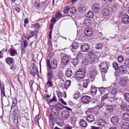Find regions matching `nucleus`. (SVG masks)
I'll return each instance as SVG.
<instances>
[{
    "label": "nucleus",
    "instance_id": "nucleus-43",
    "mask_svg": "<svg viewBox=\"0 0 129 129\" xmlns=\"http://www.w3.org/2000/svg\"><path fill=\"white\" fill-rule=\"evenodd\" d=\"M34 35V32L33 31H32L28 34L27 35L26 38L28 40H29L30 38L33 37Z\"/></svg>",
    "mask_w": 129,
    "mask_h": 129
},
{
    "label": "nucleus",
    "instance_id": "nucleus-29",
    "mask_svg": "<svg viewBox=\"0 0 129 129\" xmlns=\"http://www.w3.org/2000/svg\"><path fill=\"white\" fill-rule=\"evenodd\" d=\"M56 116H54L53 115L50 114L49 116V120L50 122H52V126L54 124L52 123L54 121L55 117Z\"/></svg>",
    "mask_w": 129,
    "mask_h": 129
},
{
    "label": "nucleus",
    "instance_id": "nucleus-31",
    "mask_svg": "<svg viewBox=\"0 0 129 129\" xmlns=\"http://www.w3.org/2000/svg\"><path fill=\"white\" fill-rule=\"evenodd\" d=\"M102 46L103 44L102 43L100 42L96 44L95 47L96 49L101 50L102 49Z\"/></svg>",
    "mask_w": 129,
    "mask_h": 129
},
{
    "label": "nucleus",
    "instance_id": "nucleus-38",
    "mask_svg": "<svg viewBox=\"0 0 129 129\" xmlns=\"http://www.w3.org/2000/svg\"><path fill=\"white\" fill-rule=\"evenodd\" d=\"M55 120L56 123L59 125H60L62 122V120L59 117H57L55 119Z\"/></svg>",
    "mask_w": 129,
    "mask_h": 129
},
{
    "label": "nucleus",
    "instance_id": "nucleus-18",
    "mask_svg": "<svg viewBox=\"0 0 129 129\" xmlns=\"http://www.w3.org/2000/svg\"><path fill=\"white\" fill-rule=\"evenodd\" d=\"M111 121L114 124H116L118 121V116H115L111 118Z\"/></svg>",
    "mask_w": 129,
    "mask_h": 129
},
{
    "label": "nucleus",
    "instance_id": "nucleus-41",
    "mask_svg": "<svg viewBox=\"0 0 129 129\" xmlns=\"http://www.w3.org/2000/svg\"><path fill=\"white\" fill-rule=\"evenodd\" d=\"M6 62L8 64H12L13 63V59L10 57L8 58L6 60Z\"/></svg>",
    "mask_w": 129,
    "mask_h": 129
},
{
    "label": "nucleus",
    "instance_id": "nucleus-35",
    "mask_svg": "<svg viewBox=\"0 0 129 129\" xmlns=\"http://www.w3.org/2000/svg\"><path fill=\"white\" fill-rule=\"evenodd\" d=\"M109 87H106V88L102 87H101L98 88L99 89V90L101 94L104 93L105 92L106 90H108Z\"/></svg>",
    "mask_w": 129,
    "mask_h": 129
},
{
    "label": "nucleus",
    "instance_id": "nucleus-47",
    "mask_svg": "<svg viewBox=\"0 0 129 129\" xmlns=\"http://www.w3.org/2000/svg\"><path fill=\"white\" fill-rule=\"evenodd\" d=\"M39 27V26L38 23L35 24H33L31 25V27H34L36 28V30H38V28Z\"/></svg>",
    "mask_w": 129,
    "mask_h": 129
},
{
    "label": "nucleus",
    "instance_id": "nucleus-53",
    "mask_svg": "<svg viewBox=\"0 0 129 129\" xmlns=\"http://www.w3.org/2000/svg\"><path fill=\"white\" fill-rule=\"evenodd\" d=\"M56 106L57 108H58L60 109H62L63 108V106L60 103H58L57 104Z\"/></svg>",
    "mask_w": 129,
    "mask_h": 129
},
{
    "label": "nucleus",
    "instance_id": "nucleus-2",
    "mask_svg": "<svg viewBox=\"0 0 129 129\" xmlns=\"http://www.w3.org/2000/svg\"><path fill=\"white\" fill-rule=\"evenodd\" d=\"M85 69H79L76 73L77 77L79 79L83 78L85 75Z\"/></svg>",
    "mask_w": 129,
    "mask_h": 129
},
{
    "label": "nucleus",
    "instance_id": "nucleus-54",
    "mask_svg": "<svg viewBox=\"0 0 129 129\" xmlns=\"http://www.w3.org/2000/svg\"><path fill=\"white\" fill-rule=\"evenodd\" d=\"M108 97V95L106 94L103 96L101 98V101L102 102L104 101L107 99Z\"/></svg>",
    "mask_w": 129,
    "mask_h": 129
},
{
    "label": "nucleus",
    "instance_id": "nucleus-27",
    "mask_svg": "<svg viewBox=\"0 0 129 129\" xmlns=\"http://www.w3.org/2000/svg\"><path fill=\"white\" fill-rule=\"evenodd\" d=\"M38 72L37 69H35L31 70L30 72V74L31 75L34 76L36 73Z\"/></svg>",
    "mask_w": 129,
    "mask_h": 129
},
{
    "label": "nucleus",
    "instance_id": "nucleus-49",
    "mask_svg": "<svg viewBox=\"0 0 129 129\" xmlns=\"http://www.w3.org/2000/svg\"><path fill=\"white\" fill-rule=\"evenodd\" d=\"M124 60V58L123 56L122 55H120L118 56L117 58V60L118 62H122Z\"/></svg>",
    "mask_w": 129,
    "mask_h": 129
},
{
    "label": "nucleus",
    "instance_id": "nucleus-63",
    "mask_svg": "<svg viewBox=\"0 0 129 129\" xmlns=\"http://www.w3.org/2000/svg\"><path fill=\"white\" fill-rule=\"evenodd\" d=\"M119 38V35L118 34H116L114 36L112 37V39H116V40H118L119 41V39H118Z\"/></svg>",
    "mask_w": 129,
    "mask_h": 129
},
{
    "label": "nucleus",
    "instance_id": "nucleus-28",
    "mask_svg": "<svg viewBox=\"0 0 129 129\" xmlns=\"http://www.w3.org/2000/svg\"><path fill=\"white\" fill-rule=\"evenodd\" d=\"M89 82V80L88 79H86L84 80L83 81L82 86L84 88H86L88 85V83Z\"/></svg>",
    "mask_w": 129,
    "mask_h": 129
},
{
    "label": "nucleus",
    "instance_id": "nucleus-45",
    "mask_svg": "<svg viewBox=\"0 0 129 129\" xmlns=\"http://www.w3.org/2000/svg\"><path fill=\"white\" fill-rule=\"evenodd\" d=\"M84 55V54H83L80 53H79L78 54L77 57L76 58H77L78 59H82Z\"/></svg>",
    "mask_w": 129,
    "mask_h": 129
},
{
    "label": "nucleus",
    "instance_id": "nucleus-3",
    "mask_svg": "<svg viewBox=\"0 0 129 129\" xmlns=\"http://www.w3.org/2000/svg\"><path fill=\"white\" fill-rule=\"evenodd\" d=\"M50 96L47 94H46L44 96V99L47 100V102L48 104L50 105V104L52 103L53 102H56L57 101V100L55 95H53L52 99L48 100L47 99L49 98Z\"/></svg>",
    "mask_w": 129,
    "mask_h": 129
},
{
    "label": "nucleus",
    "instance_id": "nucleus-24",
    "mask_svg": "<svg viewBox=\"0 0 129 129\" xmlns=\"http://www.w3.org/2000/svg\"><path fill=\"white\" fill-rule=\"evenodd\" d=\"M80 125L83 127H85L87 124L86 122L83 119H81L79 122Z\"/></svg>",
    "mask_w": 129,
    "mask_h": 129
},
{
    "label": "nucleus",
    "instance_id": "nucleus-7",
    "mask_svg": "<svg viewBox=\"0 0 129 129\" xmlns=\"http://www.w3.org/2000/svg\"><path fill=\"white\" fill-rule=\"evenodd\" d=\"M50 114L54 116H57L59 114V111L58 108L56 107H53L50 109Z\"/></svg>",
    "mask_w": 129,
    "mask_h": 129
},
{
    "label": "nucleus",
    "instance_id": "nucleus-1",
    "mask_svg": "<svg viewBox=\"0 0 129 129\" xmlns=\"http://www.w3.org/2000/svg\"><path fill=\"white\" fill-rule=\"evenodd\" d=\"M47 66L51 70V69H55L57 65L56 60L55 59H53L51 60L50 63V60L47 59L46 60Z\"/></svg>",
    "mask_w": 129,
    "mask_h": 129
},
{
    "label": "nucleus",
    "instance_id": "nucleus-44",
    "mask_svg": "<svg viewBox=\"0 0 129 129\" xmlns=\"http://www.w3.org/2000/svg\"><path fill=\"white\" fill-rule=\"evenodd\" d=\"M80 95V93L78 91L75 92L74 94L73 95V98L74 99H76L79 98Z\"/></svg>",
    "mask_w": 129,
    "mask_h": 129
},
{
    "label": "nucleus",
    "instance_id": "nucleus-60",
    "mask_svg": "<svg viewBox=\"0 0 129 129\" xmlns=\"http://www.w3.org/2000/svg\"><path fill=\"white\" fill-rule=\"evenodd\" d=\"M103 105L101 103L100 104L99 103L97 105V106H96L95 107L96 108L98 109H99L101 108L103 106Z\"/></svg>",
    "mask_w": 129,
    "mask_h": 129
},
{
    "label": "nucleus",
    "instance_id": "nucleus-33",
    "mask_svg": "<svg viewBox=\"0 0 129 129\" xmlns=\"http://www.w3.org/2000/svg\"><path fill=\"white\" fill-rule=\"evenodd\" d=\"M80 44L77 42H74L71 45L72 48L73 49H76L79 46Z\"/></svg>",
    "mask_w": 129,
    "mask_h": 129
},
{
    "label": "nucleus",
    "instance_id": "nucleus-12",
    "mask_svg": "<svg viewBox=\"0 0 129 129\" xmlns=\"http://www.w3.org/2000/svg\"><path fill=\"white\" fill-rule=\"evenodd\" d=\"M90 100V98L89 96L84 95L81 98V102L84 104H87L89 102Z\"/></svg>",
    "mask_w": 129,
    "mask_h": 129
},
{
    "label": "nucleus",
    "instance_id": "nucleus-6",
    "mask_svg": "<svg viewBox=\"0 0 129 129\" xmlns=\"http://www.w3.org/2000/svg\"><path fill=\"white\" fill-rule=\"evenodd\" d=\"M107 122L105 120H100L97 123V125L99 127V128L104 129L107 126Z\"/></svg>",
    "mask_w": 129,
    "mask_h": 129
},
{
    "label": "nucleus",
    "instance_id": "nucleus-16",
    "mask_svg": "<svg viewBox=\"0 0 129 129\" xmlns=\"http://www.w3.org/2000/svg\"><path fill=\"white\" fill-rule=\"evenodd\" d=\"M53 76V74L52 71L51 70H48L47 73V77L48 80H51Z\"/></svg>",
    "mask_w": 129,
    "mask_h": 129
},
{
    "label": "nucleus",
    "instance_id": "nucleus-25",
    "mask_svg": "<svg viewBox=\"0 0 129 129\" xmlns=\"http://www.w3.org/2000/svg\"><path fill=\"white\" fill-rule=\"evenodd\" d=\"M69 11L70 14L72 15H74L76 12V10L74 7H72L70 8V7Z\"/></svg>",
    "mask_w": 129,
    "mask_h": 129
},
{
    "label": "nucleus",
    "instance_id": "nucleus-46",
    "mask_svg": "<svg viewBox=\"0 0 129 129\" xmlns=\"http://www.w3.org/2000/svg\"><path fill=\"white\" fill-rule=\"evenodd\" d=\"M87 16L90 18H92L93 16V12L89 11L87 13Z\"/></svg>",
    "mask_w": 129,
    "mask_h": 129
},
{
    "label": "nucleus",
    "instance_id": "nucleus-50",
    "mask_svg": "<svg viewBox=\"0 0 129 129\" xmlns=\"http://www.w3.org/2000/svg\"><path fill=\"white\" fill-rule=\"evenodd\" d=\"M1 88V95L2 96L3 95V96H5V92L4 88V86L3 87H2V88L0 86Z\"/></svg>",
    "mask_w": 129,
    "mask_h": 129
},
{
    "label": "nucleus",
    "instance_id": "nucleus-20",
    "mask_svg": "<svg viewBox=\"0 0 129 129\" xmlns=\"http://www.w3.org/2000/svg\"><path fill=\"white\" fill-rule=\"evenodd\" d=\"M86 119L88 122L91 123L94 121V118L93 115H90L87 117Z\"/></svg>",
    "mask_w": 129,
    "mask_h": 129
},
{
    "label": "nucleus",
    "instance_id": "nucleus-13",
    "mask_svg": "<svg viewBox=\"0 0 129 129\" xmlns=\"http://www.w3.org/2000/svg\"><path fill=\"white\" fill-rule=\"evenodd\" d=\"M81 49L83 52H86L89 50V47L87 44L84 43L81 45Z\"/></svg>",
    "mask_w": 129,
    "mask_h": 129
},
{
    "label": "nucleus",
    "instance_id": "nucleus-8",
    "mask_svg": "<svg viewBox=\"0 0 129 129\" xmlns=\"http://www.w3.org/2000/svg\"><path fill=\"white\" fill-rule=\"evenodd\" d=\"M70 57L68 55H63L61 58V63L64 65H67L70 62Z\"/></svg>",
    "mask_w": 129,
    "mask_h": 129
},
{
    "label": "nucleus",
    "instance_id": "nucleus-59",
    "mask_svg": "<svg viewBox=\"0 0 129 129\" xmlns=\"http://www.w3.org/2000/svg\"><path fill=\"white\" fill-rule=\"evenodd\" d=\"M82 63L83 64L87 65L88 64V60L87 59L85 58L82 61Z\"/></svg>",
    "mask_w": 129,
    "mask_h": 129
},
{
    "label": "nucleus",
    "instance_id": "nucleus-14",
    "mask_svg": "<svg viewBox=\"0 0 129 129\" xmlns=\"http://www.w3.org/2000/svg\"><path fill=\"white\" fill-rule=\"evenodd\" d=\"M120 83L121 86L122 87L125 86L127 84V80L124 78H121L120 79Z\"/></svg>",
    "mask_w": 129,
    "mask_h": 129
},
{
    "label": "nucleus",
    "instance_id": "nucleus-22",
    "mask_svg": "<svg viewBox=\"0 0 129 129\" xmlns=\"http://www.w3.org/2000/svg\"><path fill=\"white\" fill-rule=\"evenodd\" d=\"M116 89H113L111 92L108 94L109 98H110V96L115 97V95L116 93Z\"/></svg>",
    "mask_w": 129,
    "mask_h": 129
},
{
    "label": "nucleus",
    "instance_id": "nucleus-26",
    "mask_svg": "<svg viewBox=\"0 0 129 129\" xmlns=\"http://www.w3.org/2000/svg\"><path fill=\"white\" fill-rule=\"evenodd\" d=\"M70 122L73 125H75L77 120L76 118L74 116H72L70 118Z\"/></svg>",
    "mask_w": 129,
    "mask_h": 129
},
{
    "label": "nucleus",
    "instance_id": "nucleus-11",
    "mask_svg": "<svg viewBox=\"0 0 129 129\" xmlns=\"http://www.w3.org/2000/svg\"><path fill=\"white\" fill-rule=\"evenodd\" d=\"M93 33V30L90 27H86L84 30V34L85 35L88 36H91Z\"/></svg>",
    "mask_w": 129,
    "mask_h": 129
},
{
    "label": "nucleus",
    "instance_id": "nucleus-40",
    "mask_svg": "<svg viewBox=\"0 0 129 129\" xmlns=\"http://www.w3.org/2000/svg\"><path fill=\"white\" fill-rule=\"evenodd\" d=\"M70 9V6H66L64 9L63 12L65 14H68L69 13V10Z\"/></svg>",
    "mask_w": 129,
    "mask_h": 129
},
{
    "label": "nucleus",
    "instance_id": "nucleus-64",
    "mask_svg": "<svg viewBox=\"0 0 129 129\" xmlns=\"http://www.w3.org/2000/svg\"><path fill=\"white\" fill-rule=\"evenodd\" d=\"M28 43H27L26 40H24L23 41V46L24 48L28 46Z\"/></svg>",
    "mask_w": 129,
    "mask_h": 129
},
{
    "label": "nucleus",
    "instance_id": "nucleus-9",
    "mask_svg": "<svg viewBox=\"0 0 129 129\" xmlns=\"http://www.w3.org/2000/svg\"><path fill=\"white\" fill-rule=\"evenodd\" d=\"M122 21L124 24L129 23V16L127 14H124L121 16Z\"/></svg>",
    "mask_w": 129,
    "mask_h": 129
},
{
    "label": "nucleus",
    "instance_id": "nucleus-15",
    "mask_svg": "<svg viewBox=\"0 0 129 129\" xmlns=\"http://www.w3.org/2000/svg\"><path fill=\"white\" fill-rule=\"evenodd\" d=\"M126 67L124 66H121L119 68V71L121 73L125 74L126 72Z\"/></svg>",
    "mask_w": 129,
    "mask_h": 129
},
{
    "label": "nucleus",
    "instance_id": "nucleus-56",
    "mask_svg": "<svg viewBox=\"0 0 129 129\" xmlns=\"http://www.w3.org/2000/svg\"><path fill=\"white\" fill-rule=\"evenodd\" d=\"M41 117L40 116L39 114L36 116L35 118V121L39 122V120L41 118Z\"/></svg>",
    "mask_w": 129,
    "mask_h": 129
},
{
    "label": "nucleus",
    "instance_id": "nucleus-58",
    "mask_svg": "<svg viewBox=\"0 0 129 129\" xmlns=\"http://www.w3.org/2000/svg\"><path fill=\"white\" fill-rule=\"evenodd\" d=\"M57 94L59 98L61 97L62 96V93L59 91L58 90L56 91Z\"/></svg>",
    "mask_w": 129,
    "mask_h": 129
},
{
    "label": "nucleus",
    "instance_id": "nucleus-48",
    "mask_svg": "<svg viewBox=\"0 0 129 129\" xmlns=\"http://www.w3.org/2000/svg\"><path fill=\"white\" fill-rule=\"evenodd\" d=\"M125 99L127 101L129 102V93H125L124 94Z\"/></svg>",
    "mask_w": 129,
    "mask_h": 129
},
{
    "label": "nucleus",
    "instance_id": "nucleus-55",
    "mask_svg": "<svg viewBox=\"0 0 129 129\" xmlns=\"http://www.w3.org/2000/svg\"><path fill=\"white\" fill-rule=\"evenodd\" d=\"M100 70L102 74H106L107 73V69H105L103 68H100Z\"/></svg>",
    "mask_w": 129,
    "mask_h": 129
},
{
    "label": "nucleus",
    "instance_id": "nucleus-36",
    "mask_svg": "<svg viewBox=\"0 0 129 129\" xmlns=\"http://www.w3.org/2000/svg\"><path fill=\"white\" fill-rule=\"evenodd\" d=\"M123 117L124 120L129 121V114L127 113H123Z\"/></svg>",
    "mask_w": 129,
    "mask_h": 129
},
{
    "label": "nucleus",
    "instance_id": "nucleus-30",
    "mask_svg": "<svg viewBox=\"0 0 129 129\" xmlns=\"http://www.w3.org/2000/svg\"><path fill=\"white\" fill-rule=\"evenodd\" d=\"M99 67L103 68L105 69H107L108 68L107 64L105 62H103L99 65Z\"/></svg>",
    "mask_w": 129,
    "mask_h": 129
},
{
    "label": "nucleus",
    "instance_id": "nucleus-37",
    "mask_svg": "<svg viewBox=\"0 0 129 129\" xmlns=\"http://www.w3.org/2000/svg\"><path fill=\"white\" fill-rule=\"evenodd\" d=\"M96 88L94 85H92L91 88V93L93 94H95L97 91Z\"/></svg>",
    "mask_w": 129,
    "mask_h": 129
},
{
    "label": "nucleus",
    "instance_id": "nucleus-39",
    "mask_svg": "<svg viewBox=\"0 0 129 129\" xmlns=\"http://www.w3.org/2000/svg\"><path fill=\"white\" fill-rule=\"evenodd\" d=\"M10 54L11 56H14L15 55L17 54V52L16 50H15L14 49H10Z\"/></svg>",
    "mask_w": 129,
    "mask_h": 129
},
{
    "label": "nucleus",
    "instance_id": "nucleus-10",
    "mask_svg": "<svg viewBox=\"0 0 129 129\" xmlns=\"http://www.w3.org/2000/svg\"><path fill=\"white\" fill-rule=\"evenodd\" d=\"M100 7L99 4L95 3L92 5L91 9L95 13H97L99 10Z\"/></svg>",
    "mask_w": 129,
    "mask_h": 129
},
{
    "label": "nucleus",
    "instance_id": "nucleus-5",
    "mask_svg": "<svg viewBox=\"0 0 129 129\" xmlns=\"http://www.w3.org/2000/svg\"><path fill=\"white\" fill-rule=\"evenodd\" d=\"M61 117L63 120H66L68 119L70 116L69 112L66 110L62 111L60 114Z\"/></svg>",
    "mask_w": 129,
    "mask_h": 129
},
{
    "label": "nucleus",
    "instance_id": "nucleus-4",
    "mask_svg": "<svg viewBox=\"0 0 129 129\" xmlns=\"http://www.w3.org/2000/svg\"><path fill=\"white\" fill-rule=\"evenodd\" d=\"M87 55L89 56V59L90 63H92L95 60L96 58V56L93 51L88 52Z\"/></svg>",
    "mask_w": 129,
    "mask_h": 129
},
{
    "label": "nucleus",
    "instance_id": "nucleus-34",
    "mask_svg": "<svg viewBox=\"0 0 129 129\" xmlns=\"http://www.w3.org/2000/svg\"><path fill=\"white\" fill-rule=\"evenodd\" d=\"M51 80H48V82H47L46 85V87L48 88L49 87H51L52 86L53 83Z\"/></svg>",
    "mask_w": 129,
    "mask_h": 129
},
{
    "label": "nucleus",
    "instance_id": "nucleus-51",
    "mask_svg": "<svg viewBox=\"0 0 129 129\" xmlns=\"http://www.w3.org/2000/svg\"><path fill=\"white\" fill-rule=\"evenodd\" d=\"M115 100V102H116L118 104H121L122 103V101L119 98H116Z\"/></svg>",
    "mask_w": 129,
    "mask_h": 129
},
{
    "label": "nucleus",
    "instance_id": "nucleus-17",
    "mask_svg": "<svg viewBox=\"0 0 129 129\" xmlns=\"http://www.w3.org/2000/svg\"><path fill=\"white\" fill-rule=\"evenodd\" d=\"M102 14L104 16H107L109 15L110 14V11L108 9H104L102 12Z\"/></svg>",
    "mask_w": 129,
    "mask_h": 129
},
{
    "label": "nucleus",
    "instance_id": "nucleus-42",
    "mask_svg": "<svg viewBox=\"0 0 129 129\" xmlns=\"http://www.w3.org/2000/svg\"><path fill=\"white\" fill-rule=\"evenodd\" d=\"M71 81L69 80H67L65 82L64 85L66 89H67V88L70 85Z\"/></svg>",
    "mask_w": 129,
    "mask_h": 129
},
{
    "label": "nucleus",
    "instance_id": "nucleus-52",
    "mask_svg": "<svg viewBox=\"0 0 129 129\" xmlns=\"http://www.w3.org/2000/svg\"><path fill=\"white\" fill-rule=\"evenodd\" d=\"M113 67L115 70H117L118 68V64L116 62L113 64Z\"/></svg>",
    "mask_w": 129,
    "mask_h": 129
},
{
    "label": "nucleus",
    "instance_id": "nucleus-32",
    "mask_svg": "<svg viewBox=\"0 0 129 129\" xmlns=\"http://www.w3.org/2000/svg\"><path fill=\"white\" fill-rule=\"evenodd\" d=\"M79 61L77 58H75L72 60L71 63L74 66H76L79 63Z\"/></svg>",
    "mask_w": 129,
    "mask_h": 129
},
{
    "label": "nucleus",
    "instance_id": "nucleus-62",
    "mask_svg": "<svg viewBox=\"0 0 129 129\" xmlns=\"http://www.w3.org/2000/svg\"><path fill=\"white\" fill-rule=\"evenodd\" d=\"M109 101H110L111 102H113V101H115L116 99V98H115V97H111L110 96V98H109Z\"/></svg>",
    "mask_w": 129,
    "mask_h": 129
},
{
    "label": "nucleus",
    "instance_id": "nucleus-21",
    "mask_svg": "<svg viewBox=\"0 0 129 129\" xmlns=\"http://www.w3.org/2000/svg\"><path fill=\"white\" fill-rule=\"evenodd\" d=\"M91 21L88 19H85L84 20L83 23V24L84 25L89 26L91 23Z\"/></svg>",
    "mask_w": 129,
    "mask_h": 129
},
{
    "label": "nucleus",
    "instance_id": "nucleus-61",
    "mask_svg": "<svg viewBox=\"0 0 129 129\" xmlns=\"http://www.w3.org/2000/svg\"><path fill=\"white\" fill-rule=\"evenodd\" d=\"M35 8H38L39 7L40 4L39 3L36 2H35Z\"/></svg>",
    "mask_w": 129,
    "mask_h": 129
},
{
    "label": "nucleus",
    "instance_id": "nucleus-19",
    "mask_svg": "<svg viewBox=\"0 0 129 129\" xmlns=\"http://www.w3.org/2000/svg\"><path fill=\"white\" fill-rule=\"evenodd\" d=\"M73 74L72 70L70 68H68L65 73L66 76L68 77H70Z\"/></svg>",
    "mask_w": 129,
    "mask_h": 129
},
{
    "label": "nucleus",
    "instance_id": "nucleus-23",
    "mask_svg": "<svg viewBox=\"0 0 129 129\" xmlns=\"http://www.w3.org/2000/svg\"><path fill=\"white\" fill-rule=\"evenodd\" d=\"M122 129H128L129 128V124L126 122H124L121 124Z\"/></svg>",
    "mask_w": 129,
    "mask_h": 129
},
{
    "label": "nucleus",
    "instance_id": "nucleus-57",
    "mask_svg": "<svg viewBox=\"0 0 129 129\" xmlns=\"http://www.w3.org/2000/svg\"><path fill=\"white\" fill-rule=\"evenodd\" d=\"M62 15L59 12H58L55 14V16L56 18H60L62 17Z\"/></svg>",
    "mask_w": 129,
    "mask_h": 129
}]
</instances>
